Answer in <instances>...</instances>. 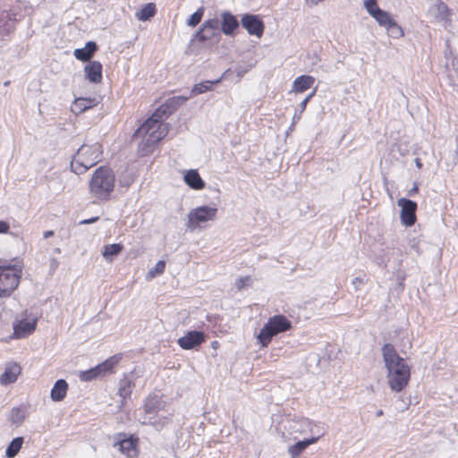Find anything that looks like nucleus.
I'll use <instances>...</instances> for the list:
<instances>
[{
    "label": "nucleus",
    "instance_id": "obj_21",
    "mask_svg": "<svg viewBox=\"0 0 458 458\" xmlns=\"http://www.w3.org/2000/svg\"><path fill=\"white\" fill-rule=\"evenodd\" d=\"M21 371V368L17 363L7 364L4 372L0 377V383L5 386L15 382Z\"/></svg>",
    "mask_w": 458,
    "mask_h": 458
},
{
    "label": "nucleus",
    "instance_id": "obj_28",
    "mask_svg": "<svg viewBox=\"0 0 458 458\" xmlns=\"http://www.w3.org/2000/svg\"><path fill=\"white\" fill-rule=\"evenodd\" d=\"M133 386L134 384L130 377L124 376L119 382L118 394L123 399H126L131 395Z\"/></svg>",
    "mask_w": 458,
    "mask_h": 458
},
{
    "label": "nucleus",
    "instance_id": "obj_9",
    "mask_svg": "<svg viewBox=\"0 0 458 458\" xmlns=\"http://www.w3.org/2000/svg\"><path fill=\"white\" fill-rule=\"evenodd\" d=\"M217 208L215 207L200 206L195 208L188 214L187 228L191 232L200 228L203 224L215 220Z\"/></svg>",
    "mask_w": 458,
    "mask_h": 458
},
{
    "label": "nucleus",
    "instance_id": "obj_48",
    "mask_svg": "<svg viewBox=\"0 0 458 458\" xmlns=\"http://www.w3.org/2000/svg\"><path fill=\"white\" fill-rule=\"evenodd\" d=\"M294 124H295V123H292L291 126L289 127L288 131H293V128H294Z\"/></svg>",
    "mask_w": 458,
    "mask_h": 458
},
{
    "label": "nucleus",
    "instance_id": "obj_35",
    "mask_svg": "<svg viewBox=\"0 0 458 458\" xmlns=\"http://www.w3.org/2000/svg\"><path fill=\"white\" fill-rule=\"evenodd\" d=\"M204 14V9L202 7L199 8L196 12H194L190 18L187 20V25L190 27L197 26Z\"/></svg>",
    "mask_w": 458,
    "mask_h": 458
},
{
    "label": "nucleus",
    "instance_id": "obj_19",
    "mask_svg": "<svg viewBox=\"0 0 458 458\" xmlns=\"http://www.w3.org/2000/svg\"><path fill=\"white\" fill-rule=\"evenodd\" d=\"M220 27L221 31L225 35H232L233 31L239 27V22L236 17L230 12L225 11L221 13Z\"/></svg>",
    "mask_w": 458,
    "mask_h": 458
},
{
    "label": "nucleus",
    "instance_id": "obj_26",
    "mask_svg": "<svg viewBox=\"0 0 458 458\" xmlns=\"http://www.w3.org/2000/svg\"><path fill=\"white\" fill-rule=\"evenodd\" d=\"M184 182L193 190H201L205 186L204 181L196 170H189L184 175Z\"/></svg>",
    "mask_w": 458,
    "mask_h": 458
},
{
    "label": "nucleus",
    "instance_id": "obj_24",
    "mask_svg": "<svg viewBox=\"0 0 458 458\" xmlns=\"http://www.w3.org/2000/svg\"><path fill=\"white\" fill-rule=\"evenodd\" d=\"M97 49V44L93 41H89L86 43L84 47L77 48L74 50V56L78 60L87 62L89 61V59L93 56Z\"/></svg>",
    "mask_w": 458,
    "mask_h": 458
},
{
    "label": "nucleus",
    "instance_id": "obj_6",
    "mask_svg": "<svg viewBox=\"0 0 458 458\" xmlns=\"http://www.w3.org/2000/svg\"><path fill=\"white\" fill-rule=\"evenodd\" d=\"M364 7L367 13L377 21L378 25L386 29L390 37L398 38L403 36L402 28L389 13L379 8L376 0H364Z\"/></svg>",
    "mask_w": 458,
    "mask_h": 458
},
{
    "label": "nucleus",
    "instance_id": "obj_37",
    "mask_svg": "<svg viewBox=\"0 0 458 458\" xmlns=\"http://www.w3.org/2000/svg\"><path fill=\"white\" fill-rule=\"evenodd\" d=\"M251 282H252V279L249 276H244V277H240L239 279H237L235 281V287L239 291H241V290H243L246 287L250 286Z\"/></svg>",
    "mask_w": 458,
    "mask_h": 458
},
{
    "label": "nucleus",
    "instance_id": "obj_40",
    "mask_svg": "<svg viewBox=\"0 0 458 458\" xmlns=\"http://www.w3.org/2000/svg\"><path fill=\"white\" fill-rule=\"evenodd\" d=\"M131 182H132V179L131 178H126L124 180H121L120 181L121 186L124 187V188H128L131 185Z\"/></svg>",
    "mask_w": 458,
    "mask_h": 458
},
{
    "label": "nucleus",
    "instance_id": "obj_34",
    "mask_svg": "<svg viewBox=\"0 0 458 458\" xmlns=\"http://www.w3.org/2000/svg\"><path fill=\"white\" fill-rule=\"evenodd\" d=\"M165 262L164 260L157 261V263L155 265V267L148 270V272L147 273L146 278L148 280H151V279L155 278L156 276L162 275L165 271Z\"/></svg>",
    "mask_w": 458,
    "mask_h": 458
},
{
    "label": "nucleus",
    "instance_id": "obj_13",
    "mask_svg": "<svg viewBox=\"0 0 458 458\" xmlns=\"http://www.w3.org/2000/svg\"><path fill=\"white\" fill-rule=\"evenodd\" d=\"M451 12L448 6L440 0L432 4L428 10V16L430 21L446 25L450 22Z\"/></svg>",
    "mask_w": 458,
    "mask_h": 458
},
{
    "label": "nucleus",
    "instance_id": "obj_4",
    "mask_svg": "<svg viewBox=\"0 0 458 458\" xmlns=\"http://www.w3.org/2000/svg\"><path fill=\"white\" fill-rule=\"evenodd\" d=\"M114 183L115 176L112 169L107 166H99L89 181V193L92 198L99 201H106L111 198Z\"/></svg>",
    "mask_w": 458,
    "mask_h": 458
},
{
    "label": "nucleus",
    "instance_id": "obj_3",
    "mask_svg": "<svg viewBox=\"0 0 458 458\" xmlns=\"http://www.w3.org/2000/svg\"><path fill=\"white\" fill-rule=\"evenodd\" d=\"M144 414L140 418L142 425H151L162 430L171 420L174 411L167 407L162 396L153 394L147 397L143 405Z\"/></svg>",
    "mask_w": 458,
    "mask_h": 458
},
{
    "label": "nucleus",
    "instance_id": "obj_14",
    "mask_svg": "<svg viewBox=\"0 0 458 458\" xmlns=\"http://www.w3.org/2000/svg\"><path fill=\"white\" fill-rule=\"evenodd\" d=\"M397 205L401 207L400 217L402 224L406 226L413 225L416 222V202L408 199L402 198L398 199Z\"/></svg>",
    "mask_w": 458,
    "mask_h": 458
},
{
    "label": "nucleus",
    "instance_id": "obj_12",
    "mask_svg": "<svg viewBox=\"0 0 458 458\" xmlns=\"http://www.w3.org/2000/svg\"><path fill=\"white\" fill-rule=\"evenodd\" d=\"M195 39L205 42L220 38V20L216 17L207 20L194 35Z\"/></svg>",
    "mask_w": 458,
    "mask_h": 458
},
{
    "label": "nucleus",
    "instance_id": "obj_27",
    "mask_svg": "<svg viewBox=\"0 0 458 458\" xmlns=\"http://www.w3.org/2000/svg\"><path fill=\"white\" fill-rule=\"evenodd\" d=\"M318 441V437H310L299 441L288 448V453L293 458L298 457L309 445L315 444Z\"/></svg>",
    "mask_w": 458,
    "mask_h": 458
},
{
    "label": "nucleus",
    "instance_id": "obj_5",
    "mask_svg": "<svg viewBox=\"0 0 458 458\" xmlns=\"http://www.w3.org/2000/svg\"><path fill=\"white\" fill-rule=\"evenodd\" d=\"M102 157V147L99 143L83 144L73 155L71 169L76 174L86 173L96 165Z\"/></svg>",
    "mask_w": 458,
    "mask_h": 458
},
{
    "label": "nucleus",
    "instance_id": "obj_45",
    "mask_svg": "<svg viewBox=\"0 0 458 458\" xmlns=\"http://www.w3.org/2000/svg\"><path fill=\"white\" fill-rule=\"evenodd\" d=\"M418 186L417 184H414V186L409 191V195H412L413 193H416L418 192Z\"/></svg>",
    "mask_w": 458,
    "mask_h": 458
},
{
    "label": "nucleus",
    "instance_id": "obj_10",
    "mask_svg": "<svg viewBox=\"0 0 458 458\" xmlns=\"http://www.w3.org/2000/svg\"><path fill=\"white\" fill-rule=\"evenodd\" d=\"M120 357L117 355L112 356L102 363L91 368L88 370L80 371L79 378L81 381H91L93 379L102 377L107 373H111L113 368L119 362Z\"/></svg>",
    "mask_w": 458,
    "mask_h": 458
},
{
    "label": "nucleus",
    "instance_id": "obj_44",
    "mask_svg": "<svg viewBox=\"0 0 458 458\" xmlns=\"http://www.w3.org/2000/svg\"><path fill=\"white\" fill-rule=\"evenodd\" d=\"M317 89L315 88L306 98L305 99H308L310 101L316 94Z\"/></svg>",
    "mask_w": 458,
    "mask_h": 458
},
{
    "label": "nucleus",
    "instance_id": "obj_31",
    "mask_svg": "<svg viewBox=\"0 0 458 458\" xmlns=\"http://www.w3.org/2000/svg\"><path fill=\"white\" fill-rule=\"evenodd\" d=\"M222 78L216 80V81H206L200 83H198L193 86L191 89V95L196 96L202 93H205L211 89V87L213 84L219 83L221 81Z\"/></svg>",
    "mask_w": 458,
    "mask_h": 458
},
{
    "label": "nucleus",
    "instance_id": "obj_36",
    "mask_svg": "<svg viewBox=\"0 0 458 458\" xmlns=\"http://www.w3.org/2000/svg\"><path fill=\"white\" fill-rule=\"evenodd\" d=\"M25 419L24 412L17 407H14L11 411L10 414V420L13 424L19 425L21 424Z\"/></svg>",
    "mask_w": 458,
    "mask_h": 458
},
{
    "label": "nucleus",
    "instance_id": "obj_1",
    "mask_svg": "<svg viewBox=\"0 0 458 458\" xmlns=\"http://www.w3.org/2000/svg\"><path fill=\"white\" fill-rule=\"evenodd\" d=\"M188 99L189 97L182 96L168 98L136 131L135 135L143 138L141 144L144 148H150L166 136L168 124L163 123L164 120Z\"/></svg>",
    "mask_w": 458,
    "mask_h": 458
},
{
    "label": "nucleus",
    "instance_id": "obj_18",
    "mask_svg": "<svg viewBox=\"0 0 458 458\" xmlns=\"http://www.w3.org/2000/svg\"><path fill=\"white\" fill-rule=\"evenodd\" d=\"M37 319H21L13 327L16 338H23L32 334L36 328Z\"/></svg>",
    "mask_w": 458,
    "mask_h": 458
},
{
    "label": "nucleus",
    "instance_id": "obj_11",
    "mask_svg": "<svg viewBox=\"0 0 458 458\" xmlns=\"http://www.w3.org/2000/svg\"><path fill=\"white\" fill-rule=\"evenodd\" d=\"M290 428L293 432L301 434H310L311 437H318V440L323 436L322 428L315 421L308 418H298L291 422Z\"/></svg>",
    "mask_w": 458,
    "mask_h": 458
},
{
    "label": "nucleus",
    "instance_id": "obj_49",
    "mask_svg": "<svg viewBox=\"0 0 458 458\" xmlns=\"http://www.w3.org/2000/svg\"><path fill=\"white\" fill-rule=\"evenodd\" d=\"M382 414H383V411H377V416H380V415H382Z\"/></svg>",
    "mask_w": 458,
    "mask_h": 458
},
{
    "label": "nucleus",
    "instance_id": "obj_39",
    "mask_svg": "<svg viewBox=\"0 0 458 458\" xmlns=\"http://www.w3.org/2000/svg\"><path fill=\"white\" fill-rule=\"evenodd\" d=\"M9 229V224L0 220V233H6Z\"/></svg>",
    "mask_w": 458,
    "mask_h": 458
},
{
    "label": "nucleus",
    "instance_id": "obj_47",
    "mask_svg": "<svg viewBox=\"0 0 458 458\" xmlns=\"http://www.w3.org/2000/svg\"><path fill=\"white\" fill-rule=\"evenodd\" d=\"M416 166L420 169L422 167V163L420 158H415L414 160Z\"/></svg>",
    "mask_w": 458,
    "mask_h": 458
},
{
    "label": "nucleus",
    "instance_id": "obj_20",
    "mask_svg": "<svg viewBox=\"0 0 458 458\" xmlns=\"http://www.w3.org/2000/svg\"><path fill=\"white\" fill-rule=\"evenodd\" d=\"M85 77L93 83H98L102 80V64L98 61H92L84 67Z\"/></svg>",
    "mask_w": 458,
    "mask_h": 458
},
{
    "label": "nucleus",
    "instance_id": "obj_46",
    "mask_svg": "<svg viewBox=\"0 0 458 458\" xmlns=\"http://www.w3.org/2000/svg\"><path fill=\"white\" fill-rule=\"evenodd\" d=\"M54 235V231H46L44 233V238H49Z\"/></svg>",
    "mask_w": 458,
    "mask_h": 458
},
{
    "label": "nucleus",
    "instance_id": "obj_22",
    "mask_svg": "<svg viewBox=\"0 0 458 458\" xmlns=\"http://www.w3.org/2000/svg\"><path fill=\"white\" fill-rule=\"evenodd\" d=\"M315 82V78L310 75H301L295 78L293 82L292 91L303 93L308 90Z\"/></svg>",
    "mask_w": 458,
    "mask_h": 458
},
{
    "label": "nucleus",
    "instance_id": "obj_16",
    "mask_svg": "<svg viewBox=\"0 0 458 458\" xmlns=\"http://www.w3.org/2000/svg\"><path fill=\"white\" fill-rule=\"evenodd\" d=\"M204 341V334L201 331L193 330L180 337L177 344L183 350H191L199 346Z\"/></svg>",
    "mask_w": 458,
    "mask_h": 458
},
{
    "label": "nucleus",
    "instance_id": "obj_42",
    "mask_svg": "<svg viewBox=\"0 0 458 458\" xmlns=\"http://www.w3.org/2000/svg\"><path fill=\"white\" fill-rule=\"evenodd\" d=\"M361 284H363V281H362V279H360L359 277L354 278L353 281H352V284L355 286L356 289Z\"/></svg>",
    "mask_w": 458,
    "mask_h": 458
},
{
    "label": "nucleus",
    "instance_id": "obj_23",
    "mask_svg": "<svg viewBox=\"0 0 458 458\" xmlns=\"http://www.w3.org/2000/svg\"><path fill=\"white\" fill-rule=\"evenodd\" d=\"M97 104L98 100L95 98H76L72 104L71 110L72 113L78 114L86 111L89 108L97 106Z\"/></svg>",
    "mask_w": 458,
    "mask_h": 458
},
{
    "label": "nucleus",
    "instance_id": "obj_30",
    "mask_svg": "<svg viewBox=\"0 0 458 458\" xmlns=\"http://www.w3.org/2000/svg\"><path fill=\"white\" fill-rule=\"evenodd\" d=\"M123 250V246L119 243L108 244L104 246L102 255L105 259L112 261L114 256L118 255Z\"/></svg>",
    "mask_w": 458,
    "mask_h": 458
},
{
    "label": "nucleus",
    "instance_id": "obj_7",
    "mask_svg": "<svg viewBox=\"0 0 458 458\" xmlns=\"http://www.w3.org/2000/svg\"><path fill=\"white\" fill-rule=\"evenodd\" d=\"M292 327V322L284 315H275L260 329L258 338L262 346H267L272 338Z\"/></svg>",
    "mask_w": 458,
    "mask_h": 458
},
{
    "label": "nucleus",
    "instance_id": "obj_2",
    "mask_svg": "<svg viewBox=\"0 0 458 458\" xmlns=\"http://www.w3.org/2000/svg\"><path fill=\"white\" fill-rule=\"evenodd\" d=\"M382 354L387 369L389 387L394 392H401L408 385L411 376L410 367L390 344L383 346Z\"/></svg>",
    "mask_w": 458,
    "mask_h": 458
},
{
    "label": "nucleus",
    "instance_id": "obj_17",
    "mask_svg": "<svg viewBox=\"0 0 458 458\" xmlns=\"http://www.w3.org/2000/svg\"><path fill=\"white\" fill-rule=\"evenodd\" d=\"M15 21L7 11H0V40H4L13 31Z\"/></svg>",
    "mask_w": 458,
    "mask_h": 458
},
{
    "label": "nucleus",
    "instance_id": "obj_15",
    "mask_svg": "<svg viewBox=\"0 0 458 458\" xmlns=\"http://www.w3.org/2000/svg\"><path fill=\"white\" fill-rule=\"evenodd\" d=\"M242 26L247 30L250 35L260 38L264 32V23L261 19L255 14L246 13L242 15Z\"/></svg>",
    "mask_w": 458,
    "mask_h": 458
},
{
    "label": "nucleus",
    "instance_id": "obj_32",
    "mask_svg": "<svg viewBox=\"0 0 458 458\" xmlns=\"http://www.w3.org/2000/svg\"><path fill=\"white\" fill-rule=\"evenodd\" d=\"M23 443L22 437L13 438L5 450V454L8 458L14 457L21 448Z\"/></svg>",
    "mask_w": 458,
    "mask_h": 458
},
{
    "label": "nucleus",
    "instance_id": "obj_29",
    "mask_svg": "<svg viewBox=\"0 0 458 458\" xmlns=\"http://www.w3.org/2000/svg\"><path fill=\"white\" fill-rule=\"evenodd\" d=\"M156 13V5L153 3L145 4L139 12L135 13V17L139 21H148Z\"/></svg>",
    "mask_w": 458,
    "mask_h": 458
},
{
    "label": "nucleus",
    "instance_id": "obj_25",
    "mask_svg": "<svg viewBox=\"0 0 458 458\" xmlns=\"http://www.w3.org/2000/svg\"><path fill=\"white\" fill-rule=\"evenodd\" d=\"M68 390V384L64 379H58L51 389L50 397L54 402H60L64 399Z\"/></svg>",
    "mask_w": 458,
    "mask_h": 458
},
{
    "label": "nucleus",
    "instance_id": "obj_41",
    "mask_svg": "<svg viewBox=\"0 0 458 458\" xmlns=\"http://www.w3.org/2000/svg\"><path fill=\"white\" fill-rule=\"evenodd\" d=\"M308 103H309L308 99H305V98L300 103L299 108H300L301 113H302L306 109Z\"/></svg>",
    "mask_w": 458,
    "mask_h": 458
},
{
    "label": "nucleus",
    "instance_id": "obj_38",
    "mask_svg": "<svg viewBox=\"0 0 458 458\" xmlns=\"http://www.w3.org/2000/svg\"><path fill=\"white\" fill-rule=\"evenodd\" d=\"M98 219H99L98 216H93L91 218L83 219V220L80 221L79 225H90V224H93V223L97 222Z\"/></svg>",
    "mask_w": 458,
    "mask_h": 458
},
{
    "label": "nucleus",
    "instance_id": "obj_43",
    "mask_svg": "<svg viewBox=\"0 0 458 458\" xmlns=\"http://www.w3.org/2000/svg\"><path fill=\"white\" fill-rule=\"evenodd\" d=\"M301 117V113L300 112L299 114L295 113L293 114V123H295L297 121H299Z\"/></svg>",
    "mask_w": 458,
    "mask_h": 458
},
{
    "label": "nucleus",
    "instance_id": "obj_33",
    "mask_svg": "<svg viewBox=\"0 0 458 458\" xmlns=\"http://www.w3.org/2000/svg\"><path fill=\"white\" fill-rule=\"evenodd\" d=\"M116 445H119L120 451L129 457H131V453L135 451V443L132 438L120 440Z\"/></svg>",
    "mask_w": 458,
    "mask_h": 458
},
{
    "label": "nucleus",
    "instance_id": "obj_8",
    "mask_svg": "<svg viewBox=\"0 0 458 458\" xmlns=\"http://www.w3.org/2000/svg\"><path fill=\"white\" fill-rule=\"evenodd\" d=\"M21 276V268L19 266L0 267V297H9L18 287Z\"/></svg>",
    "mask_w": 458,
    "mask_h": 458
}]
</instances>
